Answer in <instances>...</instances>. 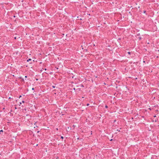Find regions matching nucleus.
<instances>
[{
	"label": "nucleus",
	"instance_id": "nucleus-21",
	"mask_svg": "<svg viewBox=\"0 0 159 159\" xmlns=\"http://www.w3.org/2000/svg\"><path fill=\"white\" fill-rule=\"evenodd\" d=\"M15 38V39H16V37H15V38Z\"/></svg>",
	"mask_w": 159,
	"mask_h": 159
},
{
	"label": "nucleus",
	"instance_id": "nucleus-14",
	"mask_svg": "<svg viewBox=\"0 0 159 159\" xmlns=\"http://www.w3.org/2000/svg\"><path fill=\"white\" fill-rule=\"evenodd\" d=\"M81 87H84L83 85H81Z\"/></svg>",
	"mask_w": 159,
	"mask_h": 159
},
{
	"label": "nucleus",
	"instance_id": "nucleus-10",
	"mask_svg": "<svg viewBox=\"0 0 159 159\" xmlns=\"http://www.w3.org/2000/svg\"><path fill=\"white\" fill-rule=\"evenodd\" d=\"M32 90H34V88H33L32 89Z\"/></svg>",
	"mask_w": 159,
	"mask_h": 159
},
{
	"label": "nucleus",
	"instance_id": "nucleus-15",
	"mask_svg": "<svg viewBox=\"0 0 159 159\" xmlns=\"http://www.w3.org/2000/svg\"><path fill=\"white\" fill-rule=\"evenodd\" d=\"M44 70H47V69L46 68H45L44 69Z\"/></svg>",
	"mask_w": 159,
	"mask_h": 159
},
{
	"label": "nucleus",
	"instance_id": "nucleus-9",
	"mask_svg": "<svg viewBox=\"0 0 159 159\" xmlns=\"http://www.w3.org/2000/svg\"><path fill=\"white\" fill-rule=\"evenodd\" d=\"M89 104L88 103V104H87V106H89Z\"/></svg>",
	"mask_w": 159,
	"mask_h": 159
},
{
	"label": "nucleus",
	"instance_id": "nucleus-1",
	"mask_svg": "<svg viewBox=\"0 0 159 159\" xmlns=\"http://www.w3.org/2000/svg\"><path fill=\"white\" fill-rule=\"evenodd\" d=\"M31 59H28L27 61V62H29V61H31Z\"/></svg>",
	"mask_w": 159,
	"mask_h": 159
},
{
	"label": "nucleus",
	"instance_id": "nucleus-17",
	"mask_svg": "<svg viewBox=\"0 0 159 159\" xmlns=\"http://www.w3.org/2000/svg\"><path fill=\"white\" fill-rule=\"evenodd\" d=\"M25 78H27V76H25Z\"/></svg>",
	"mask_w": 159,
	"mask_h": 159
},
{
	"label": "nucleus",
	"instance_id": "nucleus-24",
	"mask_svg": "<svg viewBox=\"0 0 159 159\" xmlns=\"http://www.w3.org/2000/svg\"><path fill=\"white\" fill-rule=\"evenodd\" d=\"M117 131L118 130V131H120V130H118V129H117Z\"/></svg>",
	"mask_w": 159,
	"mask_h": 159
},
{
	"label": "nucleus",
	"instance_id": "nucleus-25",
	"mask_svg": "<svg viewBox=\"0 0 159 159\" xmlns=\"http://www.w3.org/2000/svg\"><path fill=\"white\" fill-rule=\"evenodd\" d=\"M117 131L118 130V131H120V130H118V129H117Z\"/></svg>",
	"mask_w": 159,
	"mask_h": 159
},
{
	"label": "nucleus",
	"instance_id": "nucleus-23",
	"mask_svg": "<svg viewBox=\"0 0 159 159\" xmlns=\"http://www.w3.org/2000/svg\"><path fill=\"white\" fill-rule=\"evenodd\" d=\"M117 131L118 130V131H120V130H118V129H117Z\"/></svg>",
	"mask_w": 159,
	"mask_h": 159
},
{
	"label": "nucleus",
	"instance_id": "nucleus-3",
	"mask_svg": "<svg viewBox=\"0 0 159 159\" xmlns=\"http://www.w3.org/2000/svg\"><path fill=\"white\" fill-rule=\"evenodd\" d=\"M128 54H129V55H130V54H131V52H128Z\"/></svg>",
	"mask_w": 159,
	"mask_h": 159
},
{
	"label": "nucleus",
	"instance_id": "nucleus-12",
	"mask_svg": "<svg viewBox=\"0 0 159 159\" xmlns=\"http://www.w3.org/2000/svg\"><path fill=\"white\" fill-rule=\"evenodd\" d=\"M21 96L20 95V96H19V98H21Z\"/></svg>",
	"mask_w": 159,
	"mask_h": 159
},
{
	"label": "nucleus",
	"instance_id": "nucleus-27",
	"mask_svg": "<svg viewBox=\"0 0 159 159\" xmlns=\"http://www.w3.org/2000/svg\"><path fill=\"white\" fill-rule=\"evenodd\" d=\"M143 62H145V61H143Z\"/></svg>",
	"mask_w": 159,
	"mask_h": 159
},
{
	"label": "nucleus",
	"instance_id": "nucleus-6",
	"mask_svg": "<svg viewBox=\"0 0 159 159\" xmlns=\"http://www.w3.org/2000/svg\"><path fill=\"white\" fill-rule=\"evenodd\" d=\"M22 102L23 103H24L25 102V101L24 100L22 101Z\"/></svg>",
	"mask_w": 159,
	"mask_h": 159
},
{
	"label": "nucleus",
	"instance_id": "nucleus-7",
	"mask_svg": "<svg viewBox=\"0 0 159 159\" xmlns=\"http://www.w3.org/2000/svg\"><path fill=\"white\" fill-rule=\"evenodd\" d=\"M61 138L62 139H63V136H61Z\"/></svg>",
	"mask_w": 159,
	"mask_h": 159
},
{
	"label": "nucleus",
	"instance_id": "nucleus-22",
	"mask_svg": "<svg viewBox=\"0 0 159 159\" xmlns=\"http://www.w3.org/2000/svg\"><path fill=\"white\" fill-rule=\"evenodd\" d=\"M154 117H156V116H154Z\"/></svg>",
	"mask_w": 159,
	"mask_h": 159
},
{
	"label": "nucleus",
	"instance_id": "nucleus-8",
	"mask_svg": "<svg viewBox=\"0 0 159 159\" xmlns=\"http://www.w3.org/2000/svg\"><path fill=\"white\" fill-rule=\"evenodd\" d=\"M146 12V11H143V13H145Z\"/></svg>",
	"mask_w": 159,
	"mask_h": 159
},
{
	"label": "nucleus",
	"instance_id": "nucleus-18",
	"mask_svg": "<svg viewBox=\"0 0 159 159\" xmlns=\"http://www.w3.org/2000/svg\"><path fill=\"white\" fill-rule=\"evenodd\" d=\"M56 130H58V128H56Z\"/></svg>",
	"mask_w": 159,
	"mask_h": 159
},
{
	"label": "nucleus",
	"instance_id": "nucleus-16",
	"mask_svg": "<svg viewBox=\"0 0 159 159\" xmlns=\"http://www.w3.org/2000/svg\"><path fill=\"white\" fill-rule=\"evenodd\" d=\"M20 105L21 104V102H20Z\"/></svg>",
	"mask_w": 159,
	"mask_h": 159
},
{
	"label": "nucleus",
	"instance_id": "nucleus-26",
	"mask_svg": "<svg viewBox=\"0 0 159 159\" xmlns=\"http://www.w3.org/2000/svg\"><path fill=\"white\" fill-rule=\"evenodd\" d=\"M112 139H111L110 140V141H112Z\"/></svg>",
	"mask_w": 159,
	"mask_h": 159
},
{
	"label": "nucleus",
	"instance_id": "nucleus-13",
	"mask_svg": "<svg viewBox=\"0 0 159 159\" xmlns=\"http://www.w3.org/2000/svg\"><path fill=\"white\" fill-rule=\"evenodd\" d=\"M105 107L107 108V106H106Z\"/></svg>",
	"mask_w": 159,
	"mask_h": 159
},
{
	"label": "nucleus",
	"instance_id": "nucleus-11",
	"mask_svg": "<svg viewBox=\"0 0 159 159\" xmlns=\"http://www.w3.org/2000/svg\"><path fill=\"white\" fill-rule=\"evenodd\" d=\"M140 35V34L139 33L138 34H137V35L138 36H139V35Z\"/></svg>",
	"mask_w": 159,
	"mask_h": 159
},
{
	"label": "nucleus",
	"instance_id": "nucleus-19",
	"mask_svg": "<svg viewBox=\"0 0 159 159\" xmlns=\"http://www.w3.org/2000/svg\"><path fill=\"white\" fill-rule=\"evenodd\" d=\"M149 110H151V108H149Z\"/></svg>",
	"mask_w": 159,
	"mask_h": 159
},
{
	"label": "nucleus",
	"instance_id": "nucleus-28",
	"mask_svg": "<svg viewBox=\"0 0 159 159\" xmlns=\"http://www.w3.org/2000/svg\"><path fill=\"white\" fill-rule=\"evenodd\" d=\"M74 89V90H75V88Z\"/></svg>",
	"mask_w": 159,
	"mask_h": 159
},
{
	"label": "nucleus",
	"instance_id": "nucleus-20",
	"mask_svg": "<svg viewBox=\"0 0 159 159\" xmlns=\"http://www.w3.org/2000/svg\"><path fill=\"white\" fill-rule=\"evenodd\" d=\"M4 109H5V108L4 107L3 108V110H4Z\"/></svg>",
	"mask_w": 159,
	"mask_h": 159
},
{
	"label": "nucleus",
	"instance_id": "nucleus-5",
	"mask_svg": "<svg viewBox=\"0 0 159 159\" xmlns=\"http://www.w3.org/2000/svg\"><path fill=\"white\" fill-rule=\"evenodd\" d=\"M52 87L53 88H54L55 87V86H52Z\"/></svg>",
	"mask_w": 159,
	"mask_h": 159
},
{
	"label": "nucleus",
	"instance_id": "nucleus-4",
	"mask_svg": "<svg viewBox=\"0 0 159 159\" xmlns=\"http://www.w3.org/2000/svg\"><path fill=\"white\" fill-rule=\"evenodd\" d=\"M3 131L2 130H0V134H1V132H3Z\"/></svg>",
	"mask_w": 159,
	"mask_h": 159
},
{
	"label": "nucleus",
	"instance_id": "nucleus-2",
	"mask_svg": "<svg viewBox=\"0 0 159 159\" xmlns=\"http://www.w3.org/2000/svg\"><path fill=\"white\" fill-rule=\"evenodd\" d=\"M138 39L140 40H141V37H139L138 38Z\"/></svg>",
	"mask_w": 159,
	"mask_h": 159
}]
</instances>
